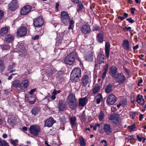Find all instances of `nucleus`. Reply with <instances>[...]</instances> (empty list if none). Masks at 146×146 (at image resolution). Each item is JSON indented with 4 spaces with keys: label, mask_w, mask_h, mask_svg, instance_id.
<instances>
[{
    "label": "nucleus",
    "mask_w": 146,
    "mask_h": 146,
    "mask_svg": "<svg viewBox=\"0 0 146 146\" xmlns=\"http://www.w3.org/2000/svg\"><path fill=\"white\" fill-rule=\"evenodd\" d=\"M127 21H129L130 23H133L134 22V20L132 19L131 17H130L126 19Z\"/></svg>",
    "instance_id": "8fccbe9b"
},
{
    "label": "nucleus",
    "mask_w": 146,
    "mask_h": 146,
    "mask_svg": "<svg viewBox=\"0 0 146 146\" xmlns=\"http://www.w3.org/2000/svg\"><path fill=\"white\" fill-rule=\"evenodd\" d=\"M96 39L98 42L102 43L104 41V37L102 34L101 33H98Z\"/></svg>",
    "instance_id": "c85d7f7f"
},
{
    "label": "nucleus",
    "mask_w": 146,
    "mask_h": 146,
    "mask_svg": "<svg viewBox=\"0 0 146 146\" xmlns=\"http://www.w3.org/2000/svg\"><path fill=\"white\" fill-rule=\"evenodd\" d=\"M10 48V46L8 45H4L2 48V49L4 50H8Z\"/></svg>",
    "instance_id": "603ef678"
},
{
    "label": "nucleus",
    "mask_w": 146,
    "mask_h": 146,
    "mask_svg": "<svg viewBox=\"0 0 146 146\" xmlns=\"http://www.w3.org/2000/svg\"><path fill=\"white\" fill-rule=\"evenodd\" d=\"M136 101L138 104H141V105H143L145 103V101L143 98V96L139 94L137 96Z\"/></svg>",
    "instance_id": "b1692460"
},
{
    "label": "nucleus",
    "mask_w": 146,
    "mask_h": 146,
    "mask_svg": "<svg viewBox=\"0 0 146 146\" xmlns=\"http://www.w3.org/2000/svg\"><path fill=\"white\" fill-rule=\"evenodd\" d=\"M17 49V52L20 55L23 56L26 55L25 48L23 44H18Z\"/></svg>",
    "instance_id": "423d86ee"
},
{
    "label": "nucleus",
    "mask_w": 146,
    "mask_h": 146,
    "mask_svg": "<svg viewBox=\"0 0 146 146\" xmlns=\"http://www.w3.org/2000/svg\"><path fill=\"white\" fill-rule=\"evenodd\" d=\"M105 55L102 53L99 54L97 56V63L100 64L104 63L105 62Z\"/></svg>",
    "instance_id": "f3484780"
},
{
    "label": "nucleus",
    "mask_w": 146,
    "mask_h": 146,
    "mask_svg": "<svg viewBox=\"0 0 146 146\" xmlns=\"http://www.w3.org/2000/svg\"><path fill=\"white\" fill-rule=\"evenodd\" d=\"M28 102L31 104H33L35 103L36 100V98L34 95L31 96H29L28 99Z\"/></svg>",
    "instance_id": "7c9ffc66"
},
{
    "label": "nucleus",
    "mask_w": 146,
    "mask_h": 146,
    "mask_svg": "<svg viewBox=\"0 0 146 146\" xmlns=\"http://www.w3.org/2000/svg\"><path fill=\"white\" fill-rule=\"evenodd\" d=\"M79 143L80 145L82 146H85L86 145L84 139L82 137L80 138L79 139Z\"/></svg>",
    "instance_id": "a19ab883"
},
{
    "label": "nucleus",
    "mask_w": 146,
    "mask_h": 146,
    "mask_svg": "<svg viewBox=\"0 0 146 146\" xmlns=\"http://www.w3.org/2000/svg\"><path fill=\"white\" fill-rule=\"evenodd\" d=\"M20 82L19 80H16L13 82L12 86L15 88H17L20 87Z\"/></svg>",
    "instance_id": "c9c22d12"
},
{
    "label": "nucleus",
    "mask_w": 146,
    "mask_h": 146,
    "mask_svg": "<svg viewBox=\"0 0 146 146\" xmlns=\"http://www.w3.org/2000/svg\"><path fill=\"white\" fill-rule=\"evenodd\" d=\"M60 121L63 123H65L66 122V118L64 117H63L61 118Z\"/></svg>",
    "instance_id": "864d4df0"
},
{
    "label": "nucleus",
    "mask_w": 146,
    "mask_h": 146,
    "mask_svg": "<svg viewBox=\"0 0 146 146\" xmlns=\"http://www.w3.org/2000/svg\"><path fill=\"white\" fill-rule=\"evenodd\" d=\"M100 86L98 85L95 86L92 89V93L94 94H95L98 92L100 90Z\"/></svg>",
    "instance_id": "c756f323"
},
{
    "label": "nucleus",
    "mask_w": 146,
    "mask_h": 146,
    "mask_svg": "<svg viewBox=\"0 0 146 146\" xmlns=\"http://www.w3.org/2000/svg\"><path fill=\"white\" fill-rule=\"evenodd\" d=\"M66 105L62 101H60L58 104V109L59 111H61L64 110L66 108Z\"/></svg>",
    "instance_id": "393cba45"
},
{
    "label": "nucleus",
    "mask_w": 146,
    "mask_h": 146,
    "mask_svg": "<svg viewBox=\"0 0 146 146\" xmlns=\"http://www.w3.org/2000/svg\"><path fill=\"white\" fill-rule=\"evenodd\" d=\"M5 39L8 42H11L14 40L13 36L12 35L9 34L5 36Z\"/></svg>",
    "instance_id": "2f4dec72"
},
{
    "label": "nucleus",
    "mask_w": 146,
    "mask_h": 146,
    "mask_svg": "<svg viewBox=\"0 0 146 146\" xmlns=\"http://www.w3.org/2000/svg\"><path fill=\"white\" fill-rule=\"evenodd\" d=\"M100 29V27L98 26L97 25H95L94 26H93V31H98Z\"/></svg>",
    "instance_id": "a18cd8bd"
},
{
    "label": "nucleus",
    "mask_w": 146,
    "mask_h": 146,
    "mask_svg": "<svg viewBox=\"0 0 146 146\" xmlns=\"http://www.w3.org/2000/svg\"><path fill=\"white\" fill-rule=\"evenodd\" d=\"M5 68L4 64L0 65V72L1 73L3 72Z\"/></svg>",
    "instance_id": "49530a36"
},
{
    "label": "nucleus",
    "mask_w": 146,
    "mask_h": 146,
    "mask_svg": "<svg viewBox=\"0 0 146 146\" xmlns=\"http://www.w3.org/2000/svg\"><path fill=\"white\" fill-rule=\"evenodd\" d=\"M112 86L110 85H108L106 87L105 89L106 92L107 93H109L112 91Z\"/></svg>",
    "instance_id": "ea45409f"
},
{
    "label": "nucleus",
    "mask_w": 146,
    "mask_h": 146,
    "mask_svg": "<svg viewBox=\"0 0 146 146\" xmlns=\"http://www.w3.org/2000/svg\"><path fill=\"white\" fill-rule=\"evenodd\" d=\"M129 114L131 118L132 119H134L135 117L138 115V113L137 111H130Z\"/></svg>",
    "instance_id": "f704fd0d"
},
{
    "label": "nucleus",
    "mask_w": 146,
    "mask_h": 146,
    "mask_svg": "<svg viewBox=\"0 0 146 146\" xmlns=\"http://www.w3.org/2000/svg\"><path fill=\"white\" fill-rule=\"evenodd\" d=\"M76 118L75 116H72L70 118V123L72 127L75 126L76 125Z\"/></svg>",
    "instance_id": "bb28decb"
},
{
    "label": "nucleus",
    "mask_w": 146,
    "mask_h": 146,
    "mask_svg": "<svg viewBox=\"0 0 146 146\" xmlns=\"http://www.w3.org/2000/svg\"><path fill=\"white\" fill-rule=\"evenodd\" d=\"M36 91L35 89H31L29 92V93L31 94H32L33 92H34Z\"/></svg>",
    "instance_id": "680f3d73"
},
{
    "label": "nucleus",
    "mask_w": 146,
    "mask_h": 146,
    "mask_svg": "<svg viewBox=\"0 0 146 146\" xmlns=\"http://www.w3.org/2000/svg\"><path fill=\"white\" fill-rule=\"evenodd\" d=\"M108 71V69L107 68H105L104 69V72L103 73L102 75V78L103 79H104L105 77L106 74L107 73V72Z\"/></svg>",
    "instance_id": "c03bdc74"
},
{
    "label": "nucleus",
    "mask_w": 146,
    "mask_h": 146,
    "mask_svg": "<svg viewBox=\"0 0 146 146\" xmlns=\"http://www.w3.org/2000/svg\"><path fill=\"white\" fill-rule=\"evenodd\" d=\"M117 68L116 66H113L110 67L109 73L112 77L114 78L117 75Z\"/></svg>",
    "instance_id": "ddd939ff"
},
{
    "label": "nucleus",
    "mask_w": 146,
    "mask_h": 146,
    "mask_svg": "<svg viewBox=\"0 0 146 146\" xmlns=\"http://www.w3.org/2000/svg\"><path fill=\"white\" fill-rule=\"evenodd\" d=\"M123 68L124 69L126 73L127 74L129 75V71L125 67H123Z\"/></svg>",
    "instance_id": "052dcab7"
},
{
    "label": "nucleus",
    "mask_w": 146,
    "mask_h": 146,
    "mask_svg": "<svg viewBox=\"0 0 146 146\" xmlns=\"http://www.w3.org/2000/svg\"><path fill=\"white\" fill-rule=\"evenodd\" d=\"M87 100L86 97L80 98L79 101V105L82 107L84 106L86 104Z\"/></svg>",
    "instance_id": "5701e85b"
},
{
    "label": "nucleus",
    "mask_w": 146,
    "mask_h": 146,
    "mask_svg": "<svg viewBox=\"0 0 146 146\" xmlns=\"http://www.w3.org/2000/svg\"><path fill=\"white\" fill-rule=\"evenodd\" d=\"M39 36L38 35H36L35 36L32 37L33 40H36L38 39L39 38Z\"/></svg>",
    "instance_id": "4d7b16f0"
},
{
    "label": "nucleus",
    "mask_w": 146,
    "mask_h": 146,
    "mask_svg": "<svg viewBox=\"0 0 146 146\" xmlns=\"http://www.w3.org/2000/svg\"><path fill=\"white\" fill-rule=\"evenodd\" d=\"M15 121V117H9L8 119V122L11 124L14 122Z\"/></svg>",
    "instance_id": "37998d69"
},
{
    "label": "nucleus",
    "mask_w": 146,
    "mask_h": 146,
    "mask_svg": "<svg viewBox=\"0 0 146 146\" xmlns=\"http://www.w3.org/2000/svg\"><path fill=\"white\" fill-rule=\"evenodd\" d=\"M137 137L139 141L141 142L142 141L143 137H140L139 135H137Z\"/></svg>",
    "instance_id": "6e6d98bb"
},
{
    "label": "nucleus",
    "mask_w": 146,
    "mask_h": 146,
    "mask_svg": "<svg viewBox=\"0 0 146 146\" xmlns=\"http://www.w3.org/2000/svg\"><path fill=\"white\" fill-rule=\"evenodd\" d=\"M39 111V108L37 107L35 108L31 111L32 114L34 115H35Z\"/></svg>",
    "instance_id": "4c0bfd02"
},
{
    "label": "nucleus",
    "mask_w": 146,
    "mask_h": 146,
    "mask_svg": "<svg viewBox=\"0 0 146 146\" xmlns=\"http://www.w3.org/2000/svg\"><path fill=\"white\" fill-rule=\"evenodd\" d=\"M128 128L129 131L130 132H132L134 130V129L136 128L135 125L133 124L131 126H128Z\"/></svg>",
    "instance_id": "79ce46f5"
},
{
    "label": "nucleus",
    "mask_w": 146,
    "mask_h": 146,
    "mask_svg": "<svg viewBox=\"0 0 146 146\" xmlns=\"http://www.w3.org/2000/svg\"><path fill=\"white\" fill-rule=\"evenodd\" d=\"M85 58L86 60L90 62H91L93 60V57L92 56V52L89 51L88 53L85 54Z\"/></svg>",
    "instance_id": "412c9836"
},
{
    "label": "nucleus",
    "mask_w": 146,
    "mask_h": 146,
    "mask_svg": "<svg viewBox=\"0 0 146 146\" xmlns=\"http://www.w3.org/2000/svg\"><path fill=\"white\" fill-rule=\"evenodd\" d=\"M104 129L105 132L107 135H110L112 131L110 125L108 124L104 125Z\"/></svg>",
    "instance_id": "6ab92c4d"
},
{
    "label": "nucleus",
    "mask_w": 146,
    "mask_h": 146,
    "mask_svg": "<svg viewBox=\"0 0 146 146\" xmlns=\"http://www.w3.org/2000/svg\"><path fill=\"white\" fill-rule=\"evenodd\" d=\"M52 96L51 97V98L52 100H54L56 98L55 96L56 95V93L55 92H52Z\"/></svg>",
    "instance_id": "de8ad7c7"
},
{
    "label": "nucleus",
    "mask_w": 146,
    "mask_h": 146,
    "mask_svg": "<svg viewBox=\"0 0 146 146\" xmlns=\"http://www.w3.org/2000/svg\"><path fill=\"white\" fill-rule=\"evenodd\" d=\"M81 31L84 34L90 33L91 31L90 25L88 23L83 25L81 28Z\"/></svg>",
    "instance_id": "0eeeda50"
},
{
    "label": "nucleus",
    "mask_w": 146,
    "mask_h": 146,
    "mask_svg": "<svg viewBox=\"0 0 146 146\" xmlns=\"http://www.w3.org/2000/svg\"><path fill=\"white\" fill-rule=\"evenodd\" d=\"M55 72V71L53 70H51L49 72L46 71V73L48 75L50 76V75L54 74V72Z\"/></svg>",
    "instance_id": "09e8293b"
},
{
    "label": "nucleus",
    "mask_w": 146,
    "mask_h": 146,
    "mask_svg": "<svg viewBox=\"0 0 146 146\" xmlns=\"http://www.w3.org/2000/svg\"><path fill=\"white\" fill-rule=\"evenodd\" d=\"M122 46L124 49L126 50H128L129 49V42L127 40H123L122 44Z\"/></svg>",
    "instance_id": "4be33fe9"
},
{
    "label": "nucleus",
    "mask_w": 146,
    "mask_h": 146,
    "mask_svg": "<svg viewBox=\"0 0 146 146\" xmlns=\"http://www.w3.org/2000/svg\"><path fill=\"white\" fill-rule=\"evenodd\" d=\"M139 48V45L138 44L136 45L135 46H134L133 47V49L134 50H135L136 49H137Z\"/></svg>",
    "instance_id": "e2e57ef3"
},
{
    "label": "nucleus",
    "mask_w": 146,
    "mask_h": 146,
    "mask_svg": "<svg viewBox=\"0 0 146 146\" xmlns=\"http://www.w3.org/2000/svg\"><path fill=\"white\" fill-rule=\"evenodd\" d=\"M4 15L3 12L0 10V19H1L2 17H3Z\"/></svg>",
    "instance_id": "5fc2aeb1"
},
{
    "label": "nucleus",
    "mask_w": 146,
    "mask_h": 146,
    "mask_svg": "<svg viewBox=\"0 0 146 146\" xmlns=\"http://www.w3.org/2000/svg\"><path fill=\"white\" fill-rule=\"evenodd\" d=\"M77 102L67 103L69 108L72 110H75L77 108Z\"/></svg>",
    "instance_id": "a878e982"
},
{
    "label": "nucleus",
    "mask_w": 146,
    "mask_h": 146,
    "mask_svg": "<svg viewBox=\"0 0 146 146\" xmlns=\"http://www.w3.org/2000/svg\"><path fill=\"white\" fill-rule=\"evenodd\" d=\"M103 142H104L105 143V144L104 145V146H107L108 144L106 140H103L101 141V143H103Z\"/></svg>",
    "instance_id": "bf43d9fd"
},
{
    "label": "nucleus",
    "mask_w": 146,
    "mask_h": 146,
    "mask_svg": "<svg viewBox=\"0 0 146 146\" xmlns=\"http://www.w3.org/2000/svg\"><path fill=\"white\" fill-rule=\"evenodd\" d=\"M18 7V4L16 0H13L9 5V9L13 11L17 9Z\"/></svg>",
    "instance_id": "f8f14e48"
},
{
    "label": "nucleus",
    "mask_w": 146,
    "mask_h": 146,
    "mask_svg": "<svg viewBox=\"0 0 146 146\" xmlns=\"http://www.w3.org/2000/svg\"><path fill=\"white\" fill-rule=\"evenodd\" d=\"M69 22H70V25H74V22L72 20H70V21Z\"/></svg>",
    "instance_id": "774afa93"
},
{
    "label": "nucleus",
    "mask_w": 146,
    "mask_h": 146,
    "mask_svg": "<svg viewBox=\"0 0 146 146\" xmlns=\"http://www.w3.org/2000/svg\"><path fill=\"white\" fill-rule=\"evenodd\" d=\"M81 69L78 68H74L72 71L70 75V80L72 82H78V78L81 75Z\"/></svg>",
    "instance_id": "f03ea898"
},
{
    "label": "nucleus",
    "mask_w": 146,
    "mask_h": 146,
    "mask_svg": "<svg viewBox=\"0 0 146 146\" xmlns=\"http://www.w3.org/2000/svg\"><path fill=\"white\" fill-rule=\"evenodd\" d=\"M117 100L115 95L113 94L110 95L107 99L106 102L108 105H113Z\"/></svg>",
    "instance_id": "1a4fd4ad"
},
{
    "label": "nucleus",
    "mask_w": 146,
    "mask_h": 146,
    "mask_svg": "<svg viewBox=\"0 0 146 146\" xmlns=\"http://www.w3.org/2000/svg\"><path fill=\"white\" fill-rule=\"evenodd\" d=\"M144 56V55L143 54H141L140 55H139L138 56V57L139 58V59H140L143 60H144V59H143L141 57V56H142V57H143Z\"/></svg>",
    "instance_id": "69168bd1"
},
{
    "label": "nucleus",
    "mask_w": 146,
    "mask_h": 146,
    "mask_svg": "<svg viewBox=\"0 0 146 146\" xmlns=\"http://www.w3.org/2000/svg\"><path fill=\"white\" fill-rule=\"evenodd\" d=\"M81 83L84 86H86L90 82L88 76L87 75L82 76L81 80Z\"/></svg>",
    "instance_id": "dca6fc26"
},
{
    "label": "nucleus",
    "mask_w": 146,
    "mask_h": 146,
    "mask_svg": "<svg viewBox=\"0 0 146 146\" xmlns=\"http://www.w3.org/2000/svg\"><path fill=\"white\" fill-rule=\"evenodd\" d=\"M110 45V43L106 42L105 44V54L107 58H108L109 57Z\"/></svg>",
    "instance_id": "aec40b11"
},
{
    "label": "nucleus",
    "mask_w": 146,
    "mask_h": 146,
    "mask_svg": "<svg viewBox=\"0 0 146 146\" xmlns=\"http://www.w3.org/2000/svg\"><path fill=\"white\" fill-rule=\"evenodd\" d=\"M128 15L126 13H124L123 16H119L118 17V19H120L121 21H123L125 18L128 17Z\"/></svg>",
    "instance_id": "58836bf2"
},
{
    "label": "nucleus",
    "mask_w": 146,
    "mask_h": 146,
    "mask_svg": "<svg viewBox=\"0 0 146 146\" xmlns=\"http://www.w3.org/2000/svg\"><path fill=\"white\" fill-rule=\"evenodd\" d=\"M30 132L34 136H37L39 135L41 129L40 126L37 125H31L29 128Z\"/></svg>",
    "instance_id": "20e7f679"
},
{
    "label": "nucleus",
    "mask_w": 146,
    "mask_h": 146,
    "mask_svg": "<svg viewBox=\"0 0 146 146\" xmlns=\"http://www.w3.org/2000/svg\"><path fill=\"white\" fill-rule=\"evenodd\" d=\"M55 122V121L53 118L50 117L45 121L44 126L48 127H51Z\"/></svg>",
    "instance_id": "2eb2a0df"
},
{
    "label": "nucleus",
    "mask_w": 146,
    "mask_h": 146,
    "mask_svg": "<svg viewBox=\"0 0 146 146\" xmlns=\"http://www.w3.org/2000/svg\"><path fill=\"white\" fill-rule=\"evenodd\" d=\"M60 17L61 22L65 25H67L70 20L68 13L66 11H62L61 12Z\"/></svg>",
    "instance_id": "7ed1b4c3"
},
{
    "label": "nucleus",
    "mask_w": 146,
    "mask_h": 146,
    "mask_svg": "<svg viewBox=\"0 0 146 146\" xmlns=\"http://www.w3.org/2000/svg\"><path fill=\"white\" fill-rule=\"evenodd\" d=\"M10 141L11 143L14 146H16L17 145V144L15 143V141L14 140H13L12 139H10Z\"/></svg>",
    "instance_id": "3c124183"
},
{
    "label": "nucleus",
    "mask_w": 146,
    "mask_h": 146,
    "mask_svg": "<svg viewBox=\"0 0 146 146\" xmlns=\"http://www.w3.org/2000/svg\"><path fill=\"white\" fill-rule=\"evenodd\" d=\"M131 12V13L132 14H134V11H135V9L134 8L132 7L130 9Z\"/></svg>",
    "instance_id": "13d9d810"
},
{
    "label": "nucleus",
    "mask_w": 146,
    "mask_h": 146,
    "mask_svg": "<svg viewBox=\"0 0 146 146\" xmlns=\"http://www.w3.org/2000/svg\"><path fill=\"white\" fill-rule=\"evenodd\" d=\"M114 78L116 79V82L119 84L123 83L126 80L125 76L122 72L118 73Z\"/></svg>",
    "instance_id": "39448f33"
},
{
    "label": "nucleus",
    "mask_w": 146,
    "mask_h": 146,
    "mask_svg": "<svg viewBox=\"0 0 146 146\" xmlns=\"http://www.w3.org/2000/svg\"><path fill=\"white\" fill-rule=\"evenodd\" d=\"M8 31V29L7 27H4L2 28L0 32L1 35L3 36L7 33Z\"/></svg>",
    "instance_id": "473e14b6"
},
{
    "label": "nucleus",
    "mask_w": 146,
    "mask_h": 146,
    "mask_svg": "<svg viewBox=\"0 0 146 146\" xmlns=\"http://www.w3.org/2000/svg\"><path fill=\"white\" fill-rule=\"evenodd\" d=\"M143 115L142 114H141L140 115H139V120L140 121H141L143 118Z\"/></svg>",
    "instance_id": "338daca9"
},
{
    "label": "nucleus",
    "mask_w": 146,
    "mask_h": 146,
    "mask_svg": "<svg viewBox=\"0 0 146 146\" xmlns=\"http://www.w3.org/2000/svg\"><path fill=\"white\" fill-rule=\"evenodd\" d=\"M78 4L77 5L78 8L77 9V11L78 12L81 11L84 7L83 5L81 3V1L79 2L78 1V3H77Z\"/></svg>",
    "instance_id": "72a5a7b5"
},
{
    "label": "nucleus",
    "mask_w": 146,
    "mask_h": 146,
    "mask_svg": "<svg viewBox=\"0 0 146 146\" xmlns=\"http://www.w3.org/2000/svg\"><path fill=\"white\" fill-rule=\"evenodd\" d=\"M33 24L36 27H40L44 24V21L41 17H39L33 21Z\"/></svg>",
    "instance_id": "9d476101"
},
{
    "label": "nucleus",
    "mask_w": 146,
    "mask_h": 146,
    "mask_svg": "<svg viewBox=\"0 0 146 146\" xmlns=\"http://www.w3.org/2000/svg\"><path fill=\"white\" fill-rule=\"evenodd\" d=\"M27 31V29L25 27H21L18 29L17 32V35L20 37L24 36L26 35Z\"/></svg>",
    "instance_id": "6e6552de"
},
{
    "label": "nucleus",
    "mask_w": 146,
    "mask_h": 146,
    "mask_svg": "<svg viewBox=\"0 0 146 146\" xmlns=\"http://www.w3.org/2000/svg\"><path fill=\"white\" fill-rule=\"evenodd\" d=\"M67 102H77V99L75 98V95L70 94L66 99Z\"/></svg>",
    "instance_id": "a211bd4d"
},
{
    "label": "nucleus",
    "mask_w": 146,
    "mask_h": 146,
    "mask_svg": "<svg viewBox=\"0 0 146 146\" xmlns=\"http://www.w3.org/2000/svg\"><path fill=\"white\" fill-rule=\"evenodd\" d=\"M96 99L97 104H100L103 100V97L102 94L100 93H98L96 96Z\"/></svg>",
    "instance_id": "cd10ccee"
},
{
    "label": "nucleus",
    "mask_w": 146,
    "mask_h": 146,
    "mask_svg": "<svg viewBox=\"0 0 146 146\" xmlns=\"http://www.w3.org/2000/svg\"><path fill=\"white\" fill-rule=\"evenodd\" d=\"M31 7L29 5L25 6L21 10V14L22 15H26L31 11Z\"/></svg>",
    "instance_id": "9b49d317"
},
{
    "label": "nucleus",
    "mask_w": 146,
    "mask_h": 146,
    "mask_svg": "<svg viewBox=\"0 0 146 146\" xmlns=\"http://www.w3.org/2000/svg\"><path fill=\"white\" fill-rule=\"evenodd\" d=\"M90 127L91 128H92L94 130H96L97 129L96 126L91 125L90 126Z\"/></svg>",
    "instance_id": "0e129e2a"
},
{
    "label": "nucleus",
    "mask_w": 146,
    "mask_h": 146,
    "mask_svg": "<svg viewBox=\"0 0 146 146\" xmlns=\"http://www.w3.org/2000/svg\"><path fill=\"white\" fill-rule=\"evenodd\" d=\"M77 58L78 56L76 53L73 52L68 54L64 58V61L66 64L72 65Z\"/></svg>",
    "instance_id": "f257e3e1"
},
{
    "label": "nucleus",
    "mask_w": 146,
    "mask_h": 146,
    "mask_svg": "<svg viewBox=\"0 0 146 146\" xmlns=\"http://www.w3.org/2000/svg\"><path fill=\"white\" fill-rule=\"evenodd\" d=\"M104 117L105 115L104 113L102 111H101L98 115L99 120L103 121L104 120Z\"/></svg>",
    "instance_id": "e433bc0d"
},
{
    "label": "nucleus",
    "mask_w": 146,
    "mask_h": 146,
    "mask_svg": "<svg viewBox=\"0 0 146 146\" xmlns=\"http://www.w3.org/2000/svg\"><path fill=\"white\" fill-rule=\"evenodd\" d=\"M29 86V82L27 80L25 79L23 80L20 83L19 88L21 90H24L26 89Z\"/></svg>",
    "instance_id": "4468645a"
}]
</instances>
